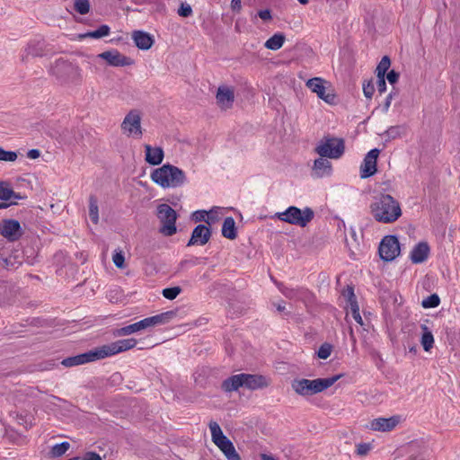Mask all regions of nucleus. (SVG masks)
<instances>
[{
	"label": "nucleus",
	"instance_id": "f257e3e1",
	"mask_svg": "<svg viewBox=\"0 0 460 460\" xmlns=\"http://www.w3.org/2000/svg\"><path fill=\"white\" fill-rule=\"evenodd\" d=\"M373 217L384 224L395 222L402 216L400 203L389 194H384L376 199L370 205Z\"/></svg>",
	"mask_w": 460,
	"mask_h": 460
},
{
	"label": "nucleus",
	"instance_id": "f03ea898",
	"mask_svg": "<svg viewBox=\"0 0 460 460\" xmlns=\"http://www.w3.org/2000/svg\"><path fill=\"white\" fill-rule=\"evenodd\" d=\"M151 180L164 189L178 188L186 182L185 172L172 164H164L150 174Z\"/></svg>",
	"mask_w": 460,
	"mask_h": 460
},
{
	"label": "nucleus",
	"instance_id": "7ed1b4c3",
	"mask_svg": "<svg viewBox=\"0 0 460 460\" xmlns=\"http://www.w3.org/2000/svg\"><path fill=\"white\" fill-rule=\"evenodd\" d=\"M173 316L174 313L172 311H168L160 314L146 317L137 323L115 330L113 335L116 337L128 336L133 333L150 330L155 326L169 323Z\"/></svg>",
	"mask_w": 460,
	"mask_h": 460
},
{
	"label": "nucleus",
	"instance_id": "20e7f679",
	"mask_svg": "<svg viewBox=\"0 0 460 460\" xmlns=\"http://www.w3.org/2000/svg\"><path fill=\"white\" fill-rule=\"evenodd\" d=\"M341 378L340 375L333 376L328 378H317V379H295L291 386L293 390L299 395L308 396L318 393H321L332 385H334Z\"/></svg>",
	"mask_w": 460,
	"mask_h": 460
},
{
	"label": "nucleus",
	"instance_id": "39448f33",
	"mask_svg": "<svg viewBox=\"0 0 460 460\" xmlns=\"http://www.w3.org/2000/svg\"><path fill=\"white\" fill-rule=\"evenodd\" d=\"M213 443L220 449L227 460H241L234 444L226 437L217 421L211 420L208 424Z\"/></svg>",
	"mask_w": 460,
	"mask_h": 460
},
{
	"label": "nucleus",
	"instance_id": "423d86ee",
	"mask_svg": "<svg viewBox=\"0 0 460 460\" xmlns=\"http://www.w3.org/2000/svg\"><path fill=\"white\" fill-rule=\"evenodd\" d=\"M274 217L285 223L305 227L314 218V211L310 208L300 209L291 206L283 212L276 213Z\"/></svg>",
	"mask_w": 460,
	"mask_h": 460
},
{
	"label": "nucleus",
	"instance_id": "0eeeda50",
	"mask_svg": "<svg viewBox=\"0 0 460 460\" xmlns=\"http://www.w3.org/2000/svg\"><path fill=\"white\" fill-rule=\"evenodd\" d=\"M141 120L142 112L137 109L130 110L120 124L122 134L128 137L140 139L143 136Z\"/></svg>",
	"mask_w": 460,
	"mask_h": 460
},
{
	"label": "nucleus",
	"instance_id": "6e6552de",
	"mask_svg": "<svg viewBox=\"0 0 460 460\" xmlns=\"http://www.w3.org/2000/svg\"><path fill=\"white\" fill-rule=\"evenodd\" d=\"M345 151L344 141L337 137H325L315 147V152L323 157L339 159Z\"/></svg>",
	"mask_w": 460,
	"mask_h": 460
},
{
	"label": "nucleus",
	"instance_id": "1a4fd4ad",
	"mask_svg": "<svg viewBox=\"0 0 460 460\" xmlns=\"http://www.w3.org/2000/svg\"><path fill=\"white\" fill-rule=\"evenodd\" d=\"M157 217L162 225L160 232L164 235L172 236L176 233L177 214L169 205L161 204L157 207Z\"/></svg>",
	"mask_w": 460,
	"mask_h": 460
},
{
	"label": "nucleus",
	"instance_id": "9d476101",
	"mask_svg": "<svg viewBox=\"0 0 460 460\" xmlns=\"http://www.w3.org/2000/svg\"><path fill=\"white\" fill-rule=\"evenodd\" d=\"M305 85L325 102L332 104L335 102L333 89L328 81L321 77H314L307 80Z\"/></svg>",
	"mask_w": 460,
	"mask_h": 460
},
{
	"label": "nucleus",
	"instance_id": "9b49d317",
	"mask_svg": "<svg viewBox=\"0 0 460 460\" xmlns=\"http://www.w3.org/2000/svg\"><path fill=\"white\" fill-rule=\"evenodd\" d=\"M137 341L134 338L119 340L110 344L99 347L102 358H109L116 354L129 350L135 348Z\"/></svg>",
	"mask_w": 460,
	"mask_h": 460
},
{
	"label": "nucleus",
	"instance_id": "f8f14e48",
	"mask_svg": "<svg viewBox=\"0 0 460 460\" xmlns=\"http://www.w3.org/2000/svg\"><path fill=\"white\" fill-rule=\"evenodd\" d=\"M379 254L382 260L391 261L400 254V244L395 236H385L379 245Z\"/></svg>",
	"mask_w": 460,
	"mask_h": 460
},
{
	"label": "nucleus",
	"instance_id": "ddd939ff",
	"mask_svg": "<svg viewBox=\"0 0 460 460\" xmlns=\"http://www.w3.org/2000/svg\"><path fill=\"white\" fill-rule=\"evenodd\" d=\"M402 420L403 418L401 415H394L389 418H376L368 423L367 428L373 431L389 432L394 430Z\"/></svg>",
	"mask_w": 460,
	"mask_h": 460
},
{
	"label": "nucleus",
	"instance_id": "4468645a",
	"mask_svg": "<svg viewBox=\"0 0 460 460\" xmlns=\"http://www.w3.org/2000/svg\"><path fill=\"white\" fill-rule=\"evenodd\" d=\"M0 234L10 242H14L20 239L23 234L19 221L15 219H3L0 221Z\"/></svg>",
	"mask_w": 460,
	"mask_h": 460
},
{
	"label": "nucleus",
	"instance_id": "2eb2a0df",
	"mask_svg": "<svg viewBox=\"0 0 460 460\" xmlns=\"http://www.w3.org/2000/svg\"><path fill=\"white\" fill-rule=\"evenodd\" d=\"M234 87L226 84L218 86L216 94V102L221 110L226 111L231 109L234 102Z\"/></svg>",
	"mask_w": 460,
	"mask_h": 460
},
{
	"label": "nucleus",
	"instance_id": "dca6fc26",
	"mask_svg": "<svg viewBox=\"0 0 460 460\" xmlns=\"http://www.w3.org/2000/svg\"><path fill=\"white\" fill-rule=\"evenodd\" d=\"M102 359L100 354L99 347L85 353L70 357L62 360V365L70 367L79 365H84L89 362H93Z\"/></svg>",
	"mask_w": 460,
	"mask_h": 460
},
{
	"label": "nucleus",
	"instance_id": "f3484780",
	"mask_svg": "<svg viewBox=\"0 0 460 460\" xmlns=\"http://www.w3.org/2000/svg\"><path fill=\"white\" fill-rule=\"evenodd\" d=\"M379 153V149L374 148L366 155L360 165V177L362 179L368 178L376 172V163Z\"/></svg>",
	"mask_w": 460,
	"mask_h": 460
},
{
	"label": "nucleus",
	"instance_id": "a211bd4d",
	"mask_svg": "<svg viewBox=\"0 0 460 460\" xmlns=\"http://www.w3.org/2000/svg\"><path fill=\"white\" fill-rule=\"evenodd\" d=\"M97 58L103 59L108 65L112 66H130L133 61L130 58H128L116 49L104 51L97 55Z\"/></svg>",
	"mask_w": 460,
	"mask_h": 460
},
{
	"label": "nucleus",
	"instance_id": "6ab92c4d",
	"mask_svg": "<svg viewBox=\"0 0 460 460\" xmlns=\"http://www.w3.org/2000/svg\"><path fill=\"white\" fill-rule=\"evenodd\" d=\"M326 158L327 157L320 156L314 160V165L312 167V175L314 178H324L332 175V163Z\"/></svg>",
	"mask_w": 460,
	"mask_h": 460
},
{
	"label": "nucleus",
	"instance_id": "aec40b11",
	"mask_svg": "<svg viewBox=\"0 0 460 460\" xmlns=\"http://www.w3.org/2000/svg\"><path fill=\"white\" fill-rule=\"evenodd\" d=\"M210 236V229L204 225H199L193 229L188 246L204 245L209 241Z\"/></svg>",
	"mask_w": 460,
	"mask_h": 460
},
{
	"label": "nucleus",
	"instance_id": "412c9836",
	"mask_svg": "<svg viewBox=\"0 0 460 460\" xmlns=\"http://www.w3.org/2000/svg\"><path fill=\"white\" fill-rule=\"evenodd\" d=\"M244 387L250 390L264 388L270 385V378L261 375L243 374Z\"/></svg>",
	"mask_w": 460,
	"mask_h": 460
},
{
	"label": "nucleus",
	"instance_id": "4be33fe9",
	"mask_svg": "<svg viewBox=\"0 0 460 460\" xmlns=\"http://www.w3.org/2000/svg\"><path fill=\"white\" fill-rule=\"evenodd\" d=\"M145 160L151 165L160 164L164 157V150L159 146L145 145Z\"/></svg>",
	"mask_w": 460,
	"mask_h": 460
},
{
	"label": "nucleus",
	"instance_id": "5701e85b",
	"mask_svg": "<svg viewBox=\"0 0 460 460\" xmlns=\"http://www.w3.org/2000/svg\"><path fill=\"white\" fill-rule=\"evenodd\" d=\"M132 39L137 47L143 50L151 49L155 41L151 34L142 31H134L132 34Z\"/></svg>",
	"mask_w": 460,
	"mask_h": 460
},
{
	"label": "nucleus",
	"instance_id": "b1692460",
	"mask_svg": "<svg viewBox=\"0 0 460 460\" xmlns=\"http://www.w3.org/2000/svg\"><path fill=\"white\" fill-rule=\"evenodd\" d=\"M429 254V246L427 243L421 242L414 246L411 252V260L413 263H421L425 261Z\"/></svg>",
	"mask_w": 460,
	"mask_h": 460
},
{
	"label": "nucleus",
	"instance_id": "393cba45",
	"mask_svg": "<svg viewBox=\"0 0 460 460\" xmlns=\"http://www.w3.org/2000/svg\"><path fill=\"white\" fill-rule=\"evenodd\" d=\"M240 387H244L243 374L232 376L231 377L226 379L222 384V388L226 392L236 391Z\"/></svg>",
	"mask_w": 460,
	"mask_h": 460
},
{
	"label": "nucleus",
	"instance_id": "a878e982",
	"mask_svg": "<svg viewBox=\"0 0 460 460\" xmlns=\"http://www.w3.org/2000/svg\"><path fill=\"white\" fill-rule=\"evenodd\" d=\"M222 235L230 240L236 238L235 222L233 217H228L225 219L222 226Z\"/></svg>",
	"mask_w": 460,
	"mask_h": 460
},
{
	"label": "nucleus",
	"instance_id": "bb28decb",
	"mask_svg": "<svg viewBox=\"0 0 460 460\" xmlns=\"http://www.w3.org/2000/svg\"><path fill=\"white\" fill-rule=\"evenodd\" d=\"M207 224L208 226H212L223 217L225 208L221 207H213L210 210L207 211Z\"/></svg>",
	"mask_w": 460,
	"mask_h": 460
},
{
	"label": "nucleus",
	"instance_id": "cd10ccee",
	"mask_svg": "<svg viewBox=\"0 0 460 460\" xmlns=\"http://www.w3.org/2000/svg\"><path fill=\"white\" fill-rule=\"evenodd\" d=\"M285 42V37L282 34H274L264 44L265 48L271 50L279 49Z\"/></svg>",
	"mask_w": 460,
	"mask_h": 460
},
{
	"label": "nucleus",
	"instance_id": "c85d7f7f",
	"mask_svg": "<svg viewBox=\"0 0 460 460\" xmlns=\"http://www.w3.org/2000/svg\"><path fill=\"white\" fill-rule=\"evenodd\" d=\"M423 333L421 336V345L425 351H429L434 344V337L430 331H429L428 327L422 326Z\"/></svg>",
	"mask_w": 460,
	"mask_h": 460
},
{
	"label": "nucleus",
	"instance_id": "c756f323",
	"mask_svg": "<svg viewBox=\"0 0 460 460\" xmlns=\"http://www.w3.org/2000/svg\"><path fill=\"white\" fill-rule=\"evenodd\" d=\"M89 217L93 224L99 222V208L97 199L91 196L89 199Z\"/></svg>",
	"mask_w": 460,
	"mask_h": 460
},
{
	"label": "nucleus",
	"instance_id": "7c9ffc66",
	"mask_svg": "<svg viewBox=\"0 0 460 460\" xmlns=\"http://www.w3.org/2000/svg\"><path fill=\"white\" fill-rule=\"evenodd\" d=\"M109 33H110V27L108 25H102L96 31L79 35V38L84 39L87 37H91V38H94V39H100V38L108 36Z\"/></svg>",
	"mask_w": 460,
	"mask_h": 460
},
{
	"label": "nucleus",
	"instance_id": "2f4dec72",
	"mask_svg": "<svg viewBox=\"0 0 460 460\" xmlns=\"http://www.w3.org/2000/svg\"><path fill=\"white\" fill-rule=\"evenodd\" d=\"M13 198H17L14 191L6 183L0 182V199L8 201Z\"/></svg>",
	"mask_w": 460,
	"mask_h": 460
},
{
	"label": "nucleus",
	"instance_id": "473e14b6",
	"mask_svg": "<svg viewBox=\"0 0 460 460\" xmlns=\"http://www.w3.org/2000/svg\"><path fill=\"white\" fill-rule=\"evenodd\" d=\"M70 447V444L68 442H62L60 444H56L52 447L50 455L53 457H59L63 456Z\"/></svg>",
	"mask_w": 460,
	"mask_h": 460
},
{
	"label": "nucleus",
	"instance_id": "72a5a7b5",
	"mask_svg": "<svg viewBox=\"0 0 460 460\" xmlns=\"http://www.w3.org/2000/svg\"><path fill=\"white\" fill-rule=\"evenodd\" d=\"M391 65V61L388 57L385 56L382 58L381 61L377 65L376 69V76H385V73L389 69Z\"/></svg>",
	"mask_w": 460,
	"mask_h": 460
},
{
	"label": "nucleus",
	"instance_id": "f704fd0d",
	"mask_svg": "<svg viewBox=\"0 0 460 460\" xmlns=\"http://www.w3.org/2000/svg\"><path fill=\"white\" fill-rule=\"evenodd\" d=\"M75 9L80 14H86L90 10V4L88 0H75Z\"/></svg>",
	"mask_w": 460,
	"mask_h": 460
},
{
	"label": "nucleus",
	"instance_id": "c9c22d12",
	"mask_svg": "<svg viewBox=\"0 0 460 460\" xmlns=\"http://www.w3.org/2000/svg\"><path fill=\"white\" fill-rule=\"evenodd\" d=\"M112 261L119 269L125 268V257L121 251H115L112 255Z\"/></svg>",
	"mask_w": 460,
	"mask_h": 460
},
{
	"label": "nucleus",
	"instance_id": "e433bc0d",
	"mask_svg": "<svg viewBox=\"0 0 460 460\" xmlns=\"http://www.w3.org/2000/svg\"><path fill=\"white\" fill-rule=\"evenodd\" d=\"M439 297L437 295H431L423 299L421 305L424 308H432L439 305Z\"/></svg>",
	"mask_w": 460,
	"mask_h": 460
},
{
	"label": "nucleus",
	"instance_id": "4c0bfd02",
	"mask_svg": "<svg viewBox=\"0 0 460 460\" xmlns=\"http://www.w3.org/2000/svg\"><path fill=\"white\" fill-rule=\"evenodd\" d=\"M17 157L18 155L15 152L5 151L2 147H0V161L14 162L17 159Z\"/></svg>",
	"mask_w": 460,
	"mask_h": 460
},
{
	"label": "nucleus",
	"instance_id": "58836bf2",
	"mask_svg": "<svg viewBox=\"0 0 460 460\" xmlns=\"http://www.w3.org/2000/svg\"><path fill=\"white\" fill-rule=\"evenodd\" d=\"M181 289L179 287L167 288L163 290V296L169 299H174L180 293Z\"/></svg>",
	"mask_w": 460,
	"mask_h": 460
},
{
	"label": "nucleus",
	"instance_id": "ea45409f",
	"mask_svg": "<svg viewBox=\"0 0 460 460\" xmlns=\"http://www.w3.org/2000/svg\"><path fill=\"white\" fill-rule=\"evenodd\" d=\"M332 350V347L328 343H324L318 349L317 355L320 358L326 359L331 356Z\"/></svg>",
	"mask_w": 460,
	"mask_h": 460
},
{
	"label": "nucleus",
	"instance_id": "a19ab883",
	"mask_svg": "<svg viewBox=\"0 0 460 460\" xmlns=\"http://www.w3.org/2000/svg\"><path fill=\"white\" fill-rule=\"evenodd\" d=\"M207 217H208L207 210H197V211H194L191 215V218L195 222L204 221L207 223Z\"/></svg>",
	"mask_w": 460,
	"mask_h": 460
},
{
	"label": "nucleus",
	"instance_id": "79ce46f5",
	"mask_svg": "<svg viewBox=\"0 0 460 460\" xmlns=\"http://www.w3.org/2000/svg\"><path fill=\"white\" fill-rule=\"evenodd\" d=\"M363 93L367 98L371 99L375 93L374 84L372 82H367V83L364 84H363Z\"/></svg>",
	"mask_w": 460,
	"mask_h": 460
},
{
	"label": "nucleus",
	"instance_id": "37998d69",
	"mask_svg": "<svg viewBox=\"0 0 460 460\" xmlns=\"http://www.w3.org/2000/svg\"><path fill=\"white\" fill-rule=\"evenodd\" d=\"M178 14L181 17H189L192 14V9L190 4H181L178 10Z\"/></svg>",
	"mask_w": 460,
	"mask_h": 460
},
{
	"label": "nucleus",
	"instance_id": "c03bdc74",
	"mask_svg": "<svg viewBox=\"0 0 460 460\" xmlns=\"http://www.w3.org/2000/svg\"><path fill=\"white\" fill-rule=\"evenodd\" d=\"M342 296L346 300V305L349 304L351 300H355L356 296L351 287H347L342 292Z\"/></svg>",
	"mask_w": 460,
	"mask_h": 460
},
{
	"label": "nucleus",
	"instance_id": "a18cd8bd",
	"mask_svg": "<svg viewBox=\"0 0 460 460\" xmlns=\"http://www.w3.org/2000/svg\"><path fill=\"white\" fill-rule=\"evenodd\" d=\"M70 460H102L100 455L94 453V452H87L85 453L82 458L75 457Z\"/></svg>",
	"mask_w": 460,
	"mask_h": 460
},
{
	"label": "nucleus",
	"instance_id": "49530a36",
	"mask_svg": "<svg viewBox=\"0 0 460 460\" xmlns=\"http://www.w3.org/2000/svg\"><path fill=\"white\" fill-rule=\"evenodd\" d=\"M376 88L379 93H383L386 90V83L385 76H376Z\"/></svg>",
	"mask_w": 460,
	"mask_h": 460
},
{
	"label": "nucleus",
	"instance_id": "de8ad7c7",
	"mask_svg": "<svg viewBox=\"0 0 460 460\" xmlns=\"http://www.w3.org/2000/svg\"><path fill=\"white\" fill-rule=\"evenodd\" d=\"M371 449V446L369 444H366V443H363V444H358L357 446V454L358 456H366L367 455V453L370 451Z\"/></svg>",
	"mask_w": 460,
	"mask_h": 460
},
{
	"label": "nucleus",
	"instance_id": "09e8293b",
	"mask_svg": "<svg viewBox=\"0 0 460 460\" xmlns=\"http://www.w3.org/2000/svg\"><path fill=\"white\" fill-rule=\"evenodd\" d=\"M398 78H399V74L396 73L394 70H391L390 72H388V74L386 75V79L392 84H395L398 81Z\"/></svg>",
	"mask_w": 460,
	"mask_h": 460
},
{
	"label": "nucleus",
	"instance_id": "8fccbe9b",
	"mask_svg": "<svg viewBox=\"0 0 460 460\" xmlns=\"http://www.w3.org/2000/svg\"><path fill=\"white\" fill-rule=\"evenodd\" d=\"M231 9L234 12L239 13L242 10V2H241V0H232L231 1Z\"/></svg>",
	"mask_w": 460,
	"mask_h": 460
},
{
	"label": "nucleus",
	"instance_id": "3c124183",
	"mask_svg": "<svg viewBox=\"0 0 460 460\" xmlns=\"http://www.w3.org/2000/svg\"><path fill=\"white\" fill-rule=\"evenodd\" d=\"M258 15L261 19L264 20V21H269L271 19V14H270V10H261L258 13Z\"/></svg>",
	"mask_w": 460,
	"mask_h": 460
},
{
	"label": "nucleus",
	"instance_id": "603ef678",
	"mask_svg": "<svg viewBox=\"0 0 460 460\" xmlns=\"http://www.w3.org/2000/svg\"><path fill=\"white\" fill-rule=\"evenodd\" d=\"M40 156V151L38 149H31L27 153V157L30 159H37Z\"/></svg>",
	"mask_w": 460,
	"mask_h": 460
},
{
	"label": "nucleus",
	"instance_id": "864d4df0",
	"mask_svg": "<svg viewBox=\"0 0 460 460\" xmlns=\"http://www.w3.org/2000/svg\"><path fill=\"white\" fill-rule=\"evenodd\" d=\"M351 311V313L359 312V306L357 303V300H351L349 304L346 305Z\"/></svg>",
	"mask_w": 460,
	"mask_h": 460
},
{
	"label": "nucleus",
	"instance_id": "5fc2aeb1",
	"mask_svg": "<svg viewBox=\"0 0 460 460\" xmlns=\"http://www.w3.org/2000/svg\"><path fill=\"white\" fill-rule=\"evenodd\" d=\"M392 100H393V93H390L387 96H386V99H385V105H384V110L385 111H387L391 106V102H392Z\"/></svg>",
	"mask_w": 460,
	"mask_h": 460
},
{
	"label": "nucleus",
	"instance_id": "6e6d98bb",
	"mask_svg": "<svg viewBox=\"0 0 460 460\" xmlns=\"http://www.w3.org/2000/svg\"><path fill=\"white\" fill-rule=\"evenodd\" d=\"M352 316H353L354 320H355L358 323H359L360 325H363V320H362V317H361V315H360L359 312H355V313H353V314H352Z\"/></svg>",
	"mask_w": 460,
	"mask_h": 460
},
{
	"label": "nucleus",
	"instance_id": "4d7b16f0",
	"mask_svg": "<svg viewBox=\"0 0 460 460\" xmlns=\"http://www.w3.org/2000/svg\"><path fill=\"white\" fill-rule=\"evenodd\" d=\"M399 131H400V128L399 127H393V128L388 129L389 135H391L393 137H395L396 135H398Z\"/></svg>",
	"mask_w": 460,
	"mask_h": 460
},
{
	"label": "nucleus",
	"instance_id": "13d9d810",
	"mask_svg": "<svg viewBox=\"0 0 460 460\" xmlns=\"http://www.w3.org/2000/svg\"><path fill=\"white\" fill-rule=\"evenodd\" d=\"M73 70L75 71L76 75L80 78L81 77L82 70L78 66L74 67Z\"/></svg>",
	"mask_w": 460,
	"mask_h": 460
},
{
	"label": "nucleus",
	"instance_id": "bf43d9fd",
	"mask_svg": "<svg viewBox=\"0 0 460 460\" xmlns=\"http://www.w3.org/2000/svg\"><path fill=\"white\" fill-rule=\"evenodd\" d=\"M301 4H307L309 0H297Z\"/></svg>",
	"mask_w": 460,
	"mask_h": 460
},
{
	"label": "nucleus",
	"instance_id": "052dcab7",
	"mask_svg": "<svg viewBox=\"0 0 460 460\" xmlns=\"http://www.w3.org/2000/svg\"><path fill=\"white\" fill-rule=\"evenodd\" d=\"M7 208V205L4 203H0V208Z\"/></svg>",
	"mask_w": 460,
	"mask_h": 460
},
{
	"label": "nucleus",
	"instance_id": "680f3d73",
	"mask_svg": "<svg viewBox=\"0 0 460 460\" xmlns=\"http://www.w3.org/2000/svg\"><path fill=\"white\" fill-rule=\"evenodd\" d=\"M278 309H279V311H281V310H283V309H284V307H282V305H279V306H278Z\"/></svg>",
	"mask_w": 460,
	"mask_h": 460
}]
</instances>
